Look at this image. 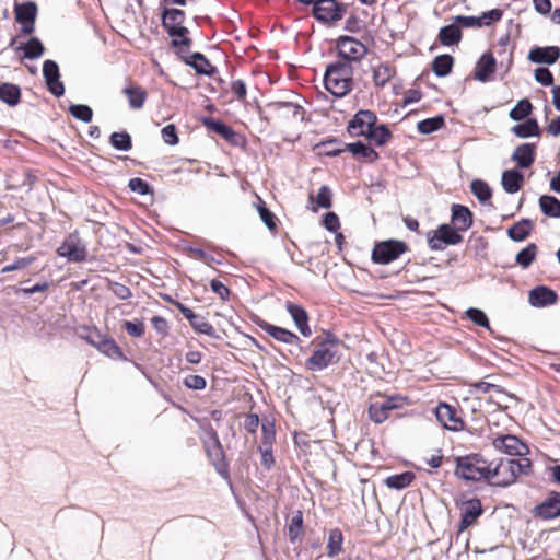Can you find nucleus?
I'll return each instance as SVG.
<instances>
[{
    "instance_id": "nucleus-27",
    "label": "nucleus",
    "mask_w": 560,
    "mask_h": 560,
    "mask_svg": "<svg viewBox=\"0 0 560 560\" xmlns=\"http://www.w3.org/2000/svg\"><path fill=\"white\" fill-rule=\"evenodd\" d=\"M474 213L464 205L453 203L451 207V225L456 228L458 232L467 231L472 226Z\"/></svg>"
},
{
    "instance_id": "nucleus-44",
    "label": "nucleus",
    "mask_w": 560,
    "mask_h": 560,
    "mask_svg": "<svg viewBox=\"0 0 560 560\" xmlns=\"http://www.w3.org/2000/svg\"><path fill=\"white\" fill-rule=\"evenodd\" d=\"M537 253V245L535 243H529L516 254L515 261L523 269H527L536 259Z\"/></svg>"
},
{
    "instance_id": "nucleus-51",
    "label": "nucleus",
    "mask_w": 560,
    "mask_h": 560,
    "mask_svg": "<svg viewBox=\"0 0 560 560\" xmlns=\"http://www.w3.org/2000/svg\"><path fill=\"white\" fill-rule=\"evenodd\" d=\"M469 247L474 250L475 257L478 260L488 259V240L483 236H471L469 238Z\"/></svg>"
},
{
    "instance_id": "nucleus-32",
    "label": "nucleus",
    "mask_w": 560,
    "mask_h": 560,
    "mask_svg": "<svg viewBox=\"0 0 560 560\" xmlns=\"http://www.w3.org/2000/svg\"><path fill=\"white\" fill-rule=\"evenodd\" d=\"M524 184V174L517 168H509L503 171L501 176V185L506 194H516Z\"/></svg>"
},
{
    "instance_id": "nucleus-52",
    "label": "nucleus",
    "mask_w": 560,
    "mask_h": 560,
    "mask_svg": "<svg viewBox=\"0 0 560 560\" xmlns=\"http://www.w3.org/2000/svg\"><path fill=\"white\" fill-rule=\"evenodd\" d=\"M504 466L502 465V460H488L486 459V470H489L487 476L482 477V480L486 481L490 486H494V482L499 479H502V470Z\"/></svg>"
},
{
    "instance_id": "nucleus-5",
    "label": "nucleus",
    "mask_w": 560,
    "mask_h": 560,
    "mask_svg": "<svg viewBox=\"0 0 560 560\" xmlns=\"http://www.w3.org/2000/svg\"><path fill=\"white\" fill-rule=\"evenodd\" d=\"M338 60L348 65L361 61L369 52L368 47L358 38L350 35H340L335 39Z\"/></svg>"
},
{
    "instance_id": "nucleus-2",
    "label": "nucleus",
    "mask_w": 560,
    "mask_h": 560,
    "mask_svg": "<svg viewBox=\"0 0 560 560\" xmlns=\"http://www.w3.org/2000/svg\"><path fill=\"white\" fill-rule=\"evenodd\" d=\"M186 13L177 8H162L161 22L162 26L172 38L171 46L174 48L189 47L192 44L191 38L188 36L189 30L184 26Z\"/></svg>"
},
{
    "instance_id": "nucleus-37",
    "label": "nucleus",
    "mask_w": 560,
    "mask_h": 560,
    "mask_svg": "<svg viewBox=\"0 0 560 560\" xmlns=\"http://www.w3.org/2000/svg\"><path fill=\"white\" fill-rule=\"evenodd\" d=\"M22 96L21 88L11 82L0 83V101L9 107H15L20 104Z\"/></svg>"
},
{
    "instance_id": "nucleus-56",
    "label": "nucleus",
    "mask_w": 560,
    "mask_h": 560,
    "mask_svg": "<svg viewBox=\"0 0 560 560\" xmlns=\"http://www.w3.org/2000/svg\"><path fill=\"white\" fill-rule=\"evenodd\" d=\"M394 74V70L387 63H381L373 70V82L376 86H385Z\"/></svg>"
},
{
    "instance_id": "nucleus-22",
    "label": "nucleus",
    "mask_w": 560,
    "mask_h": 560,
    "mask_svg": "<svg viewBox=\"0 0 560 560\" xmlns=\"http://www.w3.org/2000/svg\"><path fill=\"white\" fill-rule=\"evenodd\" d=\"M176 308L189 322L195 331L212 338H219L214 327L209 322H207L205 317L196 314L191 308L183 303H176Z\"/></svg>"
},
{
    "instance_id": "nucleus-49",
    "label": "nucleus",
    "mask_w": 560,
    "mask_h": 560,
    "mask_svg": "<svg viewBox=\"0 0 560 560\" xmlns=\"http://www.w3.org/2000/svg\"><path fill=\"white\" fill-rule=\"evenodd\" d=\"M470 189L474 196L481 203L489 202L492 198V189L489 184L482 179H474L470 183Z\"/></svg>"
},
{
    "instance_id": "nucleus-30",
    "label": "nucleus",
    "mask_w": 560,
    "mask_h": 560,
    "mask_svg": "<svg viewBox=\"0 0 560 560\" xmlns=\"http://www.w3.org/2000/svg\"><path fill=\"white\" fill-rule=\"evenodd\" d=\"M267 107L279 113L284 118H300L301 121L305 120V109L293 102H270Z\"/></svg>"
},
{
    "instance_id": "nucleus-24",
    "label": "nucleus",
    "mask_w": 560,
    "mask_h": 560,
    "mask_svg": "<svg viewBox=\"0 0 560 560\" xmlns=\"http://www.w3.org/2000/svg\"><path fill=\"white\" fill-rule=\"evenodd\" d=\"M560 58L559 46H533L529 49L527 59L532 63L548 65L556 63Z\"/></svg>"
},
{
    "instance_id": "nucleus-43",
    "label": "nucleus",
    "mask_w": 560,
    "mask_h": 560,
    "mask_svg": "<svg viewBox=\"0 0 560 560\" xmlns=\"http://www.w3.org/2000/svg\"><path fill=\"white\" fill-rule=\"evenodd\" d=\"M445 125V118L442 114L420 120L417 124V130L421 135H431L440 130Z\"/></svg>"
},
{
    "instance_id": "nucleus-28",
    "label": "nucleus",
    "mask_w": 560,
    "mask_h": 560,
    "mask_svg": "<svg viewBox=\"0 0 560 560\" xmlns=\"http://www.w3.org/2000/svg\"><path fill=\"white\" fill-rule=\"evenodd\" d=\"M201 121L208 130L221 136L225 141L234 145L237 144L238 135L230 125L223 120L212 117H203Z\"/></svg>"
},
{
    "instance_id": "nucleus-59",
    "label": "nucleus",
    "mask_w": 560,
    "mask_h": 560,
    "mask_svg": "<svg viewBox=\"0 0 560 560\" xmlns=\"http://www.w3.org/2000/svg\"><path fill=\"white\" fill-rule=\"evenodd\" d=\"M341 141L337 138H330L328 140L322 141L318 147H325L327 150L324 152L326 156H339L342 152L347 151L346 145L340 147Z\"/></svg>"
},
{
    "instance_id": "nucleus-63",
    "label": "nucleus",
    "mask_w": 560,
    "mask_h": 560,
    "mask_svg": "<svg viewBox=\"0 0 560 560\" xmlns=\"http://www.w3.org/2000/svg\"><path fill=\"white\" fill-rule=\"evenodd\" d=\"M261 431H262L261 445H272V443L276 439L275 423L267 419H264L262 424H261Z\"/></svg>"
},
{
    "instance_id": "nucleus-23",
    "label": "nucleus",
    "mask_w": 560,
    "mask_h": 560,
    "mask_svg": "<svg viewBox=\"0 0 560 560\" xmlns=\"http://www.w3.org/2000/svg\"><path fill=\"white\" fill-rule=\"evenodd\" d=\"M497 70V59L491 51L483 52L476 62L474 79L487 83L493 79Z\"/></svg>"
},
{
    "instance_id": "nucleus-7",
    "label": "nucleus",
    "mask_w": 560,
    "mask_h": 560,
    "mask_svg": "<svg viewBox=\"0 0 560 560\" xmlns=\"http://www.w3.org/2000/svg\"><path fill=\"white\" fill-rule=\"evenodd\" d=\"M428 246L433 252L443 250L446 246H455L463 242V235L450 223H442L427 233Z\"/></svg>"
},
{
    "instance_id": "nucleus-48",
    "label": "nucleus",
    "mask_w": 560,
    "mask_h": 560,
    "mask_svg": "<svg viewBox=\"0 0 560 560\" xmlns=\"http://www.w3.org/2000/svg\"><path fill=\"white\" fill-rule=\"evenodd\" d=\"M44 51L45 47L42 40L36 36H32L24 45L23 58L30 60L38 59L43 56Z\"/></svg>"
},
{
    "instance_id": "nucleus-3",
    "label": "nucleus",
    "mask_w": 560,
    "mask_h": 560,
    "mask_svg": "<svg viewBox=\"0 0 560 560\" xmlns=\"http://www.w3.org/2000/svg\"><path fill=\"white\" fill-rule=\"evenodd\" d=\"M454 475L464 481H482L486 470V458L480 453H470L454 457Z\"/></svg>"
},
{
    "instance_id": "nucleus-19",
    "label": "nucleus",
    "mask_w": 560,
    "mask_h": 560,
    "mask_svg": "<svg viewBox=\"0 0 560 560\" xmlns=\"http://www.w3.org/2000/svg\"><path fill=\"white\" fill-rule=\"evenodd\" d=\"M254 323L260 329H262L265 332H267L270 337H272L275 340H277L279 342H282L285 345H300L301 343L300 337L295 332H293L287 328L270 324L260 317H256V319H254Z\"/></svg>"
},
{
    "instance_id": "nucleus-50",
    "label": "nucleus",
    "mask_w": 560,
    "mask_h": 560,
    "mask_svg": "<svg viewBox=\"0 0 560 560\" xmlns=\"http://www.w3.org/2000/svg\"><path fill=\"white\" fill-rule=\"evenodd\" d=\"M303 512L301 510L295 511L288 525V536L292 544H294L301 537L303 530Z\"/></svg>"
},
{
    "instance_id": "nucleus-4",
    "label": "nucleus",
    "mask_w": 560,
    "mask_h": 560,
    "mask_svg": "<svg viewBox=\"0 0 560 560\" xmlns=\"http://www.w3.org/2000/svg\"><path fill=\"white\" fill-rule=\"evenodd\" d=\"M409 250V246L405 241L388 238L375 242L371 259L376 265H389L397 260L401 255Z\"/></svg>"
},
{
    "instance_id": "nucleus-39",
    "label": "nucleus",
    "mask_w": 560,
    "mask_h": 560,
    "mask_svg": "<svg viewBox=\"0 0 560 560\" xmlns=\"http://www.w3.org/2000/svg\"><path fill=\"white\" fill-rule=\"evenodd\" d=\"M454 61V57L450 54L439 55L431 62L432 72L439 78H445L452 73Z\"/></svg>"
},
{
    "instance_id": "nucleus-21",
    "label": "nucleus",
    "mask_w": 560,
    "mask_h": 560,
    "mask_svg": "<svg viewBox=\"0 0 560 560\" xmlns=\"http://www.w3.org/2000/svg\"><path fill=\"white\" fill-rule=\"evenodd\" d=\"M338 361L339 357H337L336 350L318 346L313 354L305 361V368L312 372H319Z\"/></svg>"
},
{
    "instance_id": "nucleus-36",
    "label": "nucleus",
    "mask_w": 560,
    "mask_h": 560,
    "mask_svg": "<svg viewBox=\"0 0 560 560\" xmlns=\"http://www.w3.org/2000/svg\"><path fill=\"white\" fill-rule=\"evenodd\" d=\"M534 229L533 221L528 218H523L520 221L512 224L506 234L510 240L513 242H523L525 241L532 233Z\"/></svg>"
},
{
    "instance_id": "nucleus-20",
    "label": "nucleus",
    "mask_w": 560,
    "mask_h": 560,
    "mask_svg": "<svg viewBox=\"0 0 560 560\" xmlns=\"http://www.w3.org/2000/svg\"><path fill=\"white\" fill-rule=\"evenodd\" d=\"M492 445L495 450L505 453L509 456H525L529 448L515 435H499L497 436Z\"/></svg>"
},
{
    "instance_id": "nucleus-35",
    "label": "nucleus",
    "mask_w": 560,
    "mask_h": 560,
    "mask_svg": "<svg viewBox=\"0 0 560 560\" xmlns=\"http://www.w3.org/2000/svg\"><path fill=\"white\" fill-rule=\"evenodd\" d=\"M511 131L521 139H527L530 137H540L541 129L536 118H527L511 128Z\"/></svg>"
},
{
    "instance_id": "nucleus-12",
    "label": "nucleus",
    "mask_w": 560,
    "mask_h": 560,
    "mask_svg": "<svg viewBox=\"0 0 560 560\" xmlns=\"http://www.w3.org/2000/svg\"><path fill=\"white\" fill-rule=\"evenodd\" d=\"M57 254L70 262H81L86 259L88 250L75 234H70L57 248Z\"/></svg>"
},
{
    "instance_id": "nucleus-18",
    "label": "nucleus",
    "mask_w": 560,
    "mask_h": 560,
    "mask_svg": "<svg viewBox=\"0 0 560 560\" xmlns=\"http://www.w3.org/2000/svg\"><path fill=\"white\" fill-rule=\"evenodd\" d=\"M558 300L559 295L557 291L546 284L536 285L528 292V303L535 308H545L555 305Z\"/></svg>"
},
{
    "instance_id": "nucleus-25",
    "label": "nucleus",
    "mask_w": 560,
    "mask_h": 560,
    "mask_svg": "<svg viewBox=\"0 0 560 560\" xmlns=\"http://www.w3.org/2000/svg\"><path fill=\"white\" fill-rule=\"evenodd\" d=\"M206 432L213 443L211 447L207 448L209 457L212 459L213 465L215 466V469L220 475H223V469L224 472L228 474L225 469L226 464L224 462V451L217 431L209 424Z\"/></svg>"
},
{
    "instance_id": "nucleus-55",
    "label": "nucleus",
    "mask_w": 560,
    "mask_h": 560,
    "mask_svg": "<svg viewBox=\"0 0 560 560\" xmlns=\"http://www.w3.org/2000/svg\"><path fill=\"white\" fill-rule=\"evenodd\" d=\"M310 201L315 202L319 208L330 209L332 207V191L327 185L319 187L316 197L310 196Z\"/></svg>"
},
{
    "instance_id": "nucleus-13",
    "label": "nucleus",
    "mask_w": 560,
    "mask_h": 560,
    "mask_svg": "<svg viewBox=\"0 0 560 560\" xmlns=\"http://www.w3.org/2000/svg\"><path fill=\"white\" fill-rule=\"evenodd\" d=\"M177 55L182 58V60L189 67H191L197 74L213 77L218 73V68L210 63L209 59L202 52H191L189 56L183 55V52H187L188 49L186 47L177 48Z\"/></svg>"
},
{
    "instance_id": "nucleus-38",
    "label": "nucleus",
    "mask_w": 560,
    "mask_h": 560,
    "mask_svg": "<svg viewBox=\"0 0 560 560\" xmlns=\"http://www.w3.org/2000/svg\"><path fill=\"white\" fill-rule=\"evenodd\" d=\"M97 350L112 360L128 361L121 348L107 335H104L103 339L97 343Z\"/></svg>"
},
{
    "instance_id": "nucleus-17",
    "label": "nucleus",
    "mask_w": 560,
    "mask_h": 560,
    "mask_svg": "<svg viewBox=\"0 0 560 560\" xmlns=\"http://www.w3.org/2000/svg\"><path fill=\"white\" fill-rule=\"evenodd\" d=\"M518 459L509 458L508 467L510 468V474L502 479H499L494 482V487L506 488L515 482V479L525 475L528 476L532 472V462L529 458L525 456H518Z\"/></svg>"
},
{
    "instance_id": "nucleus-34",
    "label": "nucleus",
    "mask_w": 560,
    "mask_h": 560,
    "mask_svg": "<svg viewBox=\"0 0 560 560\" xmlns=\"http://www.w3.org/2000/svg\"><path fill=\"white\" fill-rule=\"evenodd\" d=\"M346 149L353 156L363 159L365 162L373 163L378 160L380 154L368 143L358 140L352 143H347Z\"/></svg>"
},
{
    "instance_id": "nucleus-42",
    "label": "nucleus",
    "mask_w": 560,
    "mask_h": 560,
    "mask_svg": "<svg viewBox=\"0 0 560 560\" xmlns=\"http://www.w3.org/2000/svg\"><path fill=\"white\" fill-rule=\"evenodd\" d=\"M415 478V474L407 470L400 474L388 476L384 482L389 489L402 490L410 486Z\"/></svg>"
},
{
    "instance_id": "nucleus-58",
    "label": "nucleus",
    "mask_w": 560,
    "mask_h": 560,
    "mask_svg": "<svg viewBox=\"0 0 560 560\" xmlns=\"http://www.w3.org/2000/svg\"><path fill=\"white\" fill-rule=\"evenodd\" d=\"M128 188L140 196L153 195L154 192L153 187L140 177L130 178L128 182Z\"/></svg>"
},
{
    "instance_id": "nucleus-57",
    "label": "nucleus",
    "mask_w": 560,
    "mask_h": 560,
    "mask_svg": "<svg viewBox=\"0 0 560 560\" xmlns=\"http://www.w3.org/2000/svg\"><path fill=\"white\" fill-rule=\"evenodd\" d=\"M256 208L261 221L265 223L268 230H277V218L275 213L266 206V203L260 200Z\"/></svg>"
},
{
    "instance_id": "nucleus-62",
    "label": "nucleus",
    "mask_w": 560,
    "mask_h": 560,
    "mask_svg": "<svg viewBox=\"0 0 560 560\" xmlns=\"http://www.w3.org/2000/svg\"><path fill=\"white\" fill-rule=\"evenodd\" d=\"M534 78L536 82L544 86H553L555 77L552 72L546 67H538L534 70Z\"/></svg>"
},
{
    "instance_id": "nucleus-64",
    "label": "nucleus",
    "mask_w": 560,
    "mask_h": 560,
    "mask_svg": "<svg viewBox=\"0 0 560 560\" xmlns=\"http://www.w3.org/2000/svg\"><path fill=\"white\" fill-rule=\"evenodd\" d=\"M163 141L168 145H176L179 142L177 128L174 124H168L161 130Z\"/></svg>"
},
{
    "instance_id": "nucleus-31",
    "label": "nucleus",
    "mask_w": 560,
    "mask_h": 560,
    "mask_svg": "<svg viewBox=\"0 0 560 560\" xmlns=\"http://www.w3.org/2000/svg\"><path fill=\"white\" fill-rule=\"evenodd\" d=\"M436 38L445 47L458 45L463 38L460 25L453 21L451 24L442 26Z\"/></svg>"
},
{
    "instance_id": "nucleus-6",
    "label": "nucleus",
    "mask_w": 560,
    "mask_h": 560,
    "mask_svg": "<svg viewBox=\"0 0 560 560\" xmlns=\"http://www.w3.org/2000/svg\"><path fill=\"white\" fill-rule=\"evenodd\" d=\"M348 5L337 0H316L312 7V16L320 24L334 25L342 20Z\"/></svg>"
},
{
    "instance_id": "nucleus-26",
    "label": "nucleus",
    "mask_w": 560,
    "mask_h": 560,
    "mask_svg": "<svg viewBox=\"0 0 560 560\" xmlns=\"http://www.w3.org/2000/svg\"><path fill=\"white\" fill-rule=\"evenodd\" d=\"M285 310L290 314L295 327L303 337H310L312 335L311 327L308 325V313L304 306L296 304L291 301L285 302Z\"/></svg>"
},
{
    "instance_id": "nucleus-11",
    "label": "nucleus",
    "mask_w": 560,
    "mask_h": 560,
    "mask_svg": "<svg viewBox=\"0 0 560 560\" xmlns=\"http://www.w3.org/2000/svg\"><path fill=\"white\" fill-rule=\"evenodd\" d=\"M532 515L542 521L555 520L560 516V492L550 490L546 498L536 504L532 511Z\"/></svg>"
},
{
    "instance_id": "nucleus-33",
    "label": "nucleus",
    "mask_w": 560,
    "mask_h": 560,
    "mask_svg": "<svg viewBox=\"0 0 560 560\" xmlns=\"http://www.w3.org/2000/svg\"><path fill=\"white\" fill-rule=\"evenodd\" d=\"M393 138V132L385 124L377 125L376 122L366 129L365 139L374 143L376 147H383Z\"/></svg>"
},
{
    "instance_id": "nucleus-40",
    "label": "nucleus",
    "mask_w": 560,
    "mask_h": 560,
    "mask_svg": "<svg viewBox=\"0 0 560 560\" xmlns=\"http://www.w3.org/2000/svg\"><path fill=\"white\" fill-rule=\"evenodd\" d=\"M539 209L548 218H560V200L552 195H541L538 199Z\"/></svg>"
},
{
    "instance_id": "nucleus-41",
    "label": "nucleus",
    "mask_w": 560,
    "mask_h": 560,
    "mask_svg": "<svg viewBox=\"0 0 560 560\" xmlns=\"http://www.w3.org/2000/svg\"><path fill=\"white\" fill-rule=\"evenodd\" d=\"M124 94L128 98L129 107L132 109H140L143 107L148 94L144 89L138 85H129L124 89Z\"/></svg>"
},
{
    "instance_id": "nucleus-10",
    "label": "nucleus",
    "mask_w": 560,
    "mask_h": 560,
    "mask_svg": "<svg viewBox=\"0 0 560 560\" xmlns=\"http://www.w3.org/2000/svg\"><path fill=\"white\" fill-rule=\"evenodd\" d=\"M456 506L460 510L459 532L467 529L483 514L481 501L476 497L456 500Z\"/></svg>"
},
{
    "instance_id": "nucleus-1",
    "label": "nucleus",
    "mask_w": 560,
    "mask_h": 560,
    "mask_svg": "<svg viewBox=\"0 0 560 560\" xmlns=\"http://www.w3.org/2000/svg\"><path fill=\"white\" fill-rule=\"evenodd\" d=\"M323 82L325 89L337 98L353 90V66L345 61H332L326 66Z\"/></svg>"
},
{
    "instance_id": "nucleus-15",
    "label": "nucleus",
    "mask_w": 560,
    "mask_h": 560,
    "mask_svg": "<svg viewBox=\"0 0 560 560\" xmlns=\"http://www.w3.org/2000/svg\"><path fill=\"white\" fill-rule=\"evenodd\" d=\"M43 77L50 94L59 98L65 94V84L60 80V69L55 60L47 59L43 63Z\"/></svg>"
},
{
    "instance_id": "nucleus-46",
    "label": "nucleus",
    "mask_w": 560,
    "mask_h": 560,
    "mask_svg": "<svg viewBox=\"0 0 560 560\" xmlns=\"http://www.w3.org/2000/svg\"><path fill=\"white\" fill-rule=\"evenodd\" d=\"M533 104L528 98L520 100L514 107L510 110L509 117L514 121H522L530 118L533 112Z\"/></svg>"
},
{
    "instance_id": "nucleus-53",
    "label": "nucleus",
    "mask_w": 560,
    "mask_h": 560,
    "mask_svg": "<svg viewBox=\"0 0 560 560\" xmlns=\"http://www.w3.org/2000/svg\"><path fill=\"white\" fill-rule=\"evenodd\" d=\"M343 535L339 528H334L329 532L328 542H327V555L329 557H335L342 549Z\"/></svg>"
},
{
    "instance_id": "nucleus-16",
    "label": "nucleus",
    "mask_w": 560,
    "mask_h": 560,
    "mask_svg": "<svg viewBox=\"0 0 560 560\" xmlns=\"http://www.w3.org/2000/svg\"><path fill=\"white\" fill-rule=\"evenodd\" d=\"M436 420L448 431L458 432L464 429V421L458 416V410L447 402H439L435 408Z\"/></svg>"
},
{
    "instance_id": "nucleus-29",
    "label": "nucleus",
    "mask_w": 560,
    "mask_h": 560,
    "mask_svg": "<svg viewBox=\"0 0 560 560\" xmlns=\"http://www.w3.org/2000/svg\"><path fill=\"white\" fill-rule=\"evenodd\" d=\"M511 160L520 168H529L536 160V144L525 142L517 145L511 155Z\"/></svg>"
},
{
    "instance_id": "nucleus-45",
    "label": "nucleus",
    "mask_w": 560,
    "mask_h": 560,
    "mask_svg": "<svg viewBox=\"0 0 560 560\" xmlns=\"http://www.w3.org/2000/svg\"><path fill=\"white\" fill-rule=\"evenodd\" d=\"M109 144L117 151L128 152L132 149V138L126 130L114 131L109 136Z\"/></svg>"
},
{
    "instance_id": "nucleus-47",
    "label": "nucleus",
    "mask_w": 560,
    "mask_h": 560,
    "mask_svg": "<svg viewBox=\"0 0 560 560\" xmlns=\"http://www.w3.org/2000/svg\"><path fill=\"white\" fill-rule=\"evenodd\" d=\"M465 315L475 325L488 329L492 336L497 337L494 330L490 326L489 317L485 311L478 307H469L466 310Z\"/></svg>"
},
{
    "instance_id": "nucleus-54",
    "label": "nucleus",
    "mask_w": 560,
    "mask_h": 560,
    "mask_svg": "<svg viewBox=\"0 0 560 560\" xmlns=\"http://www.w3.org/2000/svg\"><path fill=\"white\" fill-rule=\"evenodd\" d=\"M68 112L72 117L85 124L93 119V109L86 104H70Z\"/></svg>"
},
{
    "instance_id": "nucleus-9",
    "label": "nucleus",
    "mask_w": 560,
    "mask_h": 560,
    "mask_svg": "<svg viewBox=\"0 0 560 560\" xmlns=\"http://www.w3.org/2000/svg\"><path fill=\"white\" fill-rule=\"evenodd\" d=\"M38 14V7L34 1H24L14 3L15 22L21 25V32L30 35L35 31V23Z\"/></svg>"
},
{
    "instance_id": "nucleus-8",
    "label": "nucleus",
    "mask_w": 560,
    "mask_h": 560,
    "mask_svg": "<svg viewBox=\"0 0 560 560\" xmlns=\"http://www.w3.org/2000/svg\"><path fill=\"white\" fill-rule=\"evenodd\" d=\"M406 401L401 396H388L382 400L373 401L369 405V417L371 421L381 424L388 419V412L399 409Z\"/></svg>"
},
{
    "instance_id": "nucleus-60",
    "label": "nucleus",
    "mask_w": 560,
    "mask_h": 560,
    "mask_svg": "<svg viewBox=\"0 0 560 560\" xmlns=\"http://www.w3.org/2000/svg\"><path fill=\"white\" fill-rule=\"evenodd\" d=\"M453 21L459 24L460 28H480L486 24L481 22L479 16L474 15H456L453 18Z\"/></svg>"
},
{
    "instance_id": "nucleus-14",
    "label": "nucleus",
    "mask_w": 560,
    "mask_h": 560,
    "mask_svg": "<svg viewBox=\"0 0 560 560\" xmlns=\"http://www.w3.org/2000/svg\"><path fill=\"white\" fill-rule=\"evenodd\" d=\"M377 122V115L370 109L358 110L348 121L347 131L351 137L366 136V129Z\"/></svg>"
},
{
    "instance_id": "nucleus-61",
    "label": "nucleus",
    "mask_w": 560,
    "mask_h": 560,
    "mask_svg": "<svg viewBox=\"0 0 560 560\" xmlns=\"http://www.w3.org/2000/svg\"><path fill=\"white\" fill-rule=\"evenodd\" d=\"M36 260L35 256L19 257L12 264L4 266L1 273H9L15 270L24 269Z\"/></svg>"
}]
</instances>
